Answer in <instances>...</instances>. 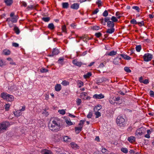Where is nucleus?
Masks as SVG:
<instances>
[{"label":"nucleus","mask_w":154,"mask_h":154,"mask_svg":"<svg viewBox=\"0 0 154 154\" xmlns=\"http://www.w3.org/2000/svg\"><path fill=\"white\" fill-rule=\"evenodd\" d=\"M110 29H107L106 32L109 34H111L114 32L115 31V29L114 28H110Z\"/></svg>","instance_id":"16"},{"label":"nucleus","mask_w":154,"mask_h":154,"mask_svg":"<svg viewBox=\"0 0 154 154\" xmlns=\"http://www.w3.org/2000/svg\"><path fill=\"white\" fill-rule=\"evenodd\" d=\"M62 7L63 8H67L69 6V4L68 2H63L62 3Z\"/></svg>","instance_id":"20"},{"label":"nucleus","mask_w":154,"mask_h":154,"mask_svg":"<svg viewBox=\"0 0 154 154\" xmlns=\"http://www.w3.org/2000/svg\"><path fill=\"white\" fill-rule=\"evenodd\" d=\"M61 89V85L60 84H57L55 87V89L57 91H60Z\"/></svg>","instance_id":"15"},{"label":"nucleus","mask_w":154,"mask_h":154,"mask_svg":"<svg viewBox=\"0 0 154 154\" xmlns=\"http://www.w3.org/2000/svg\"><path fill=\"white\" fill-rule=\"evenodd\" d=\"M60 121L59 119L53 120L51 123H50L48 124V127L49 129L54 132H56L59 131L60 128Z\"/></svg>","instance_id":"1"},{"label":"nucleus","mask_w":154,"mask_h":154,"mask_svg":"<svg viewBox=\"0 0 154 154\" xmlns=\"http://www.w3.org/2000/svg\"><path fill=\"white\" fill-rule=\"evenodd\" d=\"M18 18V16L14 15L13 17H12L11 20V21L13 23H16L17 21V20Z\"/></svg>","instance_id":"14"},{"label":"nucleus","mask_w":154,"mask_h":154,"mask_svg":"<svg viewBox=\"0 0 154 154\" xmlns=\"http://www.w3.org/2000/svg\"><path fill=\"white\" fill-rule=\"evenodd\" d=\"M63 58H60L58 61V63H60L63 61Z\"/></svg>","instance_id":"52"},{"label":"nucleus","mask_w":154,"mask_h":154,"mask_svg":"<svg viewBox=\"0 0 154 154\" xmlns=\"http://www.w3.org/2000/svg\"><path fill=\"white\" fill-rule=\"evenodd\" d=\"M40 72L42 73L47 72H48V70L45 68H42L40 70Z\"/></svg>","instance_id":"31"},{"label":"nucleus","mask_w":154,"mask_h":154,"mask_svg":"<svg viewBox=\"0 0 154 154\" xmlns=\"http://www.w3.org/2000/svg\"><path fill=\"white\" fill-rule=\"evenodd\" d=\"M59 51L58 49L56 48H54L52 54H49L48 56L49 57H53L54 55H57L59 53Z\"/></svg>","instance_id":"7"},{"label":"nucleus","mask_w":154,"mask_h":154,"mask_svg":"<svg viewBox=\"0 0 154 154\" xmlns=\"http://www.w3.org/2000/svg\"><path fill=\"white\" fill-rule=\"evenodd\" d=\"M91 72H89L87 73L86 74L84 75H83V77L85 79L88 78L91 76Z\"/></svg>","instance_id":"22"},{"label":"nucleus","mask_w":154,"mask_h":154,"mask_svg":"<svg viewBox=\"0 0 154 154\" xmlns=\"http://www.w3.org/2000/svg\"><path fill=\"white\" fill-rule=\"evenodd\" d=\"M71 145L73 148H78L79 147V146L73 142H72L71 143Z\"/></svg>","instance_id":"24"},{"label":"nucleus","mask_w":154,"mask_h":154,"mask_svg":"<svg viewBox=\"0 0 154 154\" xmlns=\"http://www.w3.org/2000/svg\"><path fill=\"white\" fill-rule=\"evenodd\" d=\"M128 140L131 143H132L135 141V137L133 136H131L128 138Z\"/></svg>","instance_id":"19"},{"label":"nucleus","mask_w":154,"mask_h":154,"mask_svg":"<svg viewBox=\"0 0 154 154\" xmlns=\"http://www.w3.org/2000/svg\"><path fill=\"white\" fill-rule=\"evenodd\" d=\"M116 54V52L112 51L110 52L109 53L107 54V55L109 56H113L115 55Z\"/></svg>","instance_id":"27"},{"label":"nucleus","mask_w":154,"mask_h":154,"mask_svg":"<svg viewBox=\"0 0 154 154\" xmlns=\"http://www.w3.org/2000/svg\"><path fill=\"white\" fill-rule=\"evenodd\" d=\"M12 45L13 46L15 47H17L19 46V44L18 43H12Z\"/></svg>","instance_id":"63"},{"label":"nucleus","mask_w":154,"mask_h":154,"mask_svg":"<svg viewBox=\"0 0 154 154\" xmlns=\"http://www.w3.org/2000/svg\"><path fill=\"white\" fill-rule=\"evenodd\" d=\"M121 151L123 152L127 153L128 152V150L126 148L122 147L121 149Z\"/></svg>","instance_id":"34"},{"label":"nucleus","mask_w":154,"mask_h":154,"mask_svg":"<svg viewBox=\"0 0 154 154\" xmlns=\"http://www.w3.org/2000/svg\"><path fill=\"white\" fill-rule=\"evenodd\" d=\"M120 14L119 12H117L116 13V15L117 16V17L118 19H119L121 17V16L120 15Z\"/></svg>","instance_id":"57"},{"label":"nucleus","mask_w":154,"mask_h":154,"mask_svg":"<svg viewBox=\"0 0 154 154\" xmlns=\"http://www.w3.org/2000/svg\"><path fill=\"white\" fill-rule=\"evenodd\" d=\"M61 84L65 86L69 85V82L67 81H66V80H64V81H63V82L61 83Z\"/></svg>","instance_id":"29"},{"label":"nucleus","mask_w":154,"mask_h":154,"mask_svg":"<svg viewBox=\"0 0 154 154\" xmlns=\"http://www.w3.org/2000/svg\"><path fill=\"white\" fill-rule=\"evenodd\" d=\"M82 127L80 126L79 127H75V131L77 134H79L82 130Z\"/></svg>","instance_id":"17"},{"label":"nucleus","mask_w":154,"mask_h":154,"mask_svg":"<svg viewBox=\"0 0 154 154\" xmlns=\"http://www.w3.org/2000/svg\"><path fill=\"white\" fill-rule=\"evenodd\" d=\"M99 10L98 8L96 9L95 10L93 11L92 12V14H96L97 13V12L99 11Z\"/></svg>","instance_id":"62"},{"label":"nucleus","mask_w":154,"mask_h":154,"mask_svg":"<svg viewBox=\"0 0 154 154\" xmlns=\"http://www.w3.org/2000/svg\"><path fill=\"white\" fill-rule=\"evenodd\" d=\"M130 23L131 24H136L137 23V22L134 19H133L131 20L130 21Z\"/></svg>","instance_id":"45"},{"label":"nucleus","mask_w":154,"mask_h":154,"mask_svg":"<svg viewBox=\"0 0 154 154\" xmlns=\"http://www.w3.org/2000/svg\"><path fill=\"white\" fill-rule=\"evenodd\" d=\"M87 94V93L85 92H82L81 94L80 97L82 98L83 97H85L86 96Z\"/></svg>","instance_id":"54"},{"label":"nucleus","mask_w":154,"mask_h":154,"mask_svg":"<svg viewBox=\"0 0 154 154\" xmlns=\"http://www.w3.org/2000/svg\"><path fill=\"white\" fill-rule=\"evenodd\" d=\"M63 139L64 141L66 142L67 141H69L70 139L69 138V137L67 136H65L63 137Z\"/></svg>","instance_id":"41"},{"label":"nucleus","mask_w":154,"mask_h":154,"mask_svg":"<svg viewBox=\"0 0 154 154\" xmlns=\"http://www.w3.org/2000/svg\"><path fill=\"white\" fill-rule=\"evenodd\" d=\"M9 125V123L7 121H5L2 123L1 124H0V131L6 130V128Z\"/></svg>","instance_id":"6"},{"label":"nucleus","mask_w":154,"mask_h":154,"mask_svg":"<svg viewBox=\"0 0 154 154\" xmlns=\"http://www.w3.org/2000/svg\"><path fill=\"white\" fill-rule=\"evenodd\" d=\"M48 28L51 30H53L55 28V27L53 23H49L48 26Z\"/></svg>","instance_id":"23"},{"label":"nucleus","mask_w":154,"mask_h":154,"mask_svg":"<svg viewBox=\"0 0 154 154\" xmlns=\"http://www.w3.org/2000/svg\"><path fill=\"white\" fill-rule=\"evenodd\" d=\"M5 62H3L2 60L0 59V66L2 67L6 65Z\"/></svg>","instance_id":"44"},{"label":"nucleus","mask_w":154,"mask_h":154,"mask_svg":"<svg viewBox=\"0 0 154 154\" xmlns=\"http://www.w3.org/2000/svg\"><path fill=\"white\" fill-rule=\"evenodd\" d=\"M143 58L144 61L148 62L151 60L152 58V55L151 54L147 53L144 55Z\"/></svg>","instance_id":"5"},{"label":"nucleus","mask_w":154,"mask_h":154,"mask_svg":"<svg viewBox=\"0 0 154 154\" xmlns=\"http://www.w3.org/2000/svg\"><path fill=\"white\" fill-rule=\"evenodd\" d=\"M142 83L145 84H147L149 83V80L147 79H145L143 81Z\"/></svg>","instance_id":"61"},{"label":"nucleus","mask_w":154,"mask_h":154,"mask_svg":"<svg viewBox=\"0 0 154 154\" xmlns=\"http://www.w3.org/2000/svg\"><path fill=\"white\" fill-rule=\"evenodd\" d=\"M58 112L60 114L63 115L65 114V111L64 109L59 110H58Z\"/></svg>","instance_id":"47"},{"label":"nucleus","mask_w":154,"mask_h":154,"mask_svg":"<svg viewBox=\"0 0 154 154\" xmlns=\"http://www.w3.org/2000/svg\"><path fill=\"white\" fill-rule=\"evenodd\" d=\"M102 35V34L100 32L96 33L95 34V35L97 38L100 37Z\"/></svg>","instance_id":"50"},{"label":"nucleus","mask_w":154,"mask_h":154,"mask_svg":"<svg viewBox=\"0 0 154 154\" xmlns=\"http://www.w3.org/2000/svg\"><path fill=\"white\" fill-rule=\"evenodd\" d=\"M117 18H116L114 16H112L111 18V21H113V22H117L118 21V20L117 19Z\"/></svg>","instance_id":"35"},{"label":"nucleus","mask_w":154,"mask_h":154,"mask_svg":"<svg viewBox=\"0 0 154 154\" xmlns=\"http://www.w3.org/2000/svg\"><path fill=\"white\" fill-rule=\"evenodd\" d=\"M140 26H141L142 25H144V23L143 21H142L141 22H138L137 23Z\"/></svg>","instance_id":"56"},{"label":"nucleus","mask_w":154,"mask_h":154,"mask_svg":"<svg viewBox=\"0 0 154 154\" xmlns=\"http://www.w3.org/2000/svg\"><path fill=\"white\" fill-rule=\"evenodd\" d=\"M96 4L98 5L99 7L102 6V2L100 0H98L97 2H96Z\"/></svg>","instance_id":"42"},{"label":"nucleus","mask_w":154,"mask_h":154,"mask_svg":"<svg viewBox=\"0 0 154 154\" xmlns=\"http://www.w3.org/2000/svg\"><path fill=\"white\" fill-rule=\"evenodd\" d=\"M42 154H53L52 152L48 150L45 149L42 153Z\"/></svg>","instance_id":"26"},{"label":"nucleus","mask_w":154,"mask_h":154,"mask_svg":"<svg viewBox=\"0 0 154 154\" xmlns=\"http://www.w3.org/2000/svg\"><path fill=\"white\" fill-rule=\"evenodd\" d=\"M20 3L22 4V5L24 6V7H26L27 6L26 3L24 2H22Z\"/></svg>","instance_id":"59"},{"label":"nucleus","mask_w":154,"mask_h":154,"mask_svg":"<svg viewBox=\"0 0 154 154\" xmlns=\"http://www.w3.org/2000/svg\"><path fill=\"white\" fill-rule=\"evenodd\" d=\"M107 151V150L105 148H103L102 149L101 151L103 153H105Z\"/></svg>","instance_id":"64"},{"label":"nucleus","mask_w":154,"mask_h":154,"mask_svg":"<svg viewBox=\"0 0 154 154\" xmlns=\"http://www.w3.org/2000/svg\"><path fill=\"white\" fill-rule=\"evenodd\" d=\"M149 94L150 97H154V92L152 91H150L149 92Z\"/></svg>","instance_id":"53"},{"label":"nucleus","mask_w":154,"mask_h":154,"mask_svg":"<svg viewBox=\"0 0 154 154\" xmlns=\"http://www.w3.org/2000/svg\"><path fill=\"white\" fill-rule=\"evenodd\" d=\"M72 63L74 65L79 67H80L83 64L82 62L78 61L76 60H73Z\"/></svg>","instance_id":"8"},{"label":"nucleus","mask_w":154,"mask_h":154,"mask_svg":"<svg viewBox=\"0 0 154 154\" xmlns=\"http://www.w3.org/2000/svg\"><path fill=\"white\" fill-rule=\"evenodd\" d=\"M93 115V112H89L87 116V117L88 118H91Z\"/></svg>","instance_id":"48"},{"label":"nucleus","mask_w":154,"mask_h":154,"mask_svg":"<svg viewBox=\"0 0 154 154\" xmlns=\"http://www.w3.org/2000/svg\"><path fill=\"white\" fill-rule=\"evenodd\" d=\"M120 55L124 59L126 60H130L131 59V57L124 54H120Z\"/></svg>","instance_id":"12"},{"label":"nucleus","mask_w":154,"mask_h":154,"mask_svg":"<svg viewBox=\"0 0 154 154\" xmlns=\"http://www.w3.org/2000/svg\"><path fill=\"white\" fill-rule=\"evenodd\" d=\"M104 20L103 18H102L100 20V21L101 24H103V25H105L106 24V22H105V21L104 22H103Z\"/></svg>","instance_id":"55"},{"label":"nucleus","mask_w":154,"mask_h":154,"mask_svg":"<svg viewBox=\"0 0 154 154\" xmlns=\"http://www.w3.org/2000/svg\"><path fill=\"white\" fill-rule=\"evenodd\" d=\"M43 110L44 111L42 112V114L44 115L45 116H47L49 115L48 112L46 111V109H44Z\"/></svg>","instance_id":"37"},{"label":"nucleus","mask_w":154,"mask_h":154,"mask_svg":"<svg viewBox=\"0 0 154 154\" xmlns=\"http://www.w3.org/2000/svg\"><path fill=\"white\" fill-rule=\"evenodd\" d=\"M14 30L17 34H19L20 32V31L18 27L15 26Z\"/></svg>","instance_id":"28"},{"label":"nucleus","mask_w":154,"mask_h":154,"mask_svg":"<svg viewBox=\"0 0 154 154\" xmlns=\"http://www.w3.org/2000/svg\"><path fill=\"white\" fill-rule=\"evenodd\" d=\"M62 30L63 31V32H66V26H65V25H64L62 26Z\"/></svg>","instance_id":"60"},{"label":"nucleus","mask_w":154,"mask_h":154,"mask_svg":"<svg viewBox=\"0 0 154 154\" xmlns=\"http://www.w3.org/2000/svg\"><path fill=\"white\" fill-rule=\"evenodd\" d=\"M144 129L143 128H139L137 129L135 132V136L136 137L138 138H140V136L144 134L143 132Z\"/></svg>","instance_id":"4"},{"label":"nucleus","mask_w":154,"mask_h":154,"mask_svg":"<svg viewBox=\"0 0 154 154\" xmlns=\"http://www.w3.org/2000/svg\"><path fill=\"white\" fill-rule=\"evenodd\" d=\"M136 50L137 52H140L141 49V45H137L136 47Z\"/></svg>","instance_id":"32"},{"label":"nucleus","mask_w":154,"mask_h":154,"mask_svg":"<svg viewBox=\"0 0 154 154\" xmlns=\"http://www.w3.org/2000/svg\"><path fill=\"white\" fill-rule=\"evenodd\" d=\"M5 2L7 6H10L13 3V0H5Z\"/></svg>","instance_id":"18"},{"label":"nucleus","mask_w":154,"mask_h":154,"mask_svg":"<svg viewBox=\"0 0 154 154\" xmlns=\"http://www.w3.org/2000/svg\"><path fill=\"white\" fill-rule=\"evenodd\" d=\"M14 97L13 96L8 94H7V97L6 100L8 101H11L14 100Z\"/></svg>","instance_id":"11"},{"label":"nucleus","mask_w":154,"mask_h":154,"mask_svg":"<svg viewBox=\"0 0 154 154\" xmlns=\"http://www.w3.org/2000/svg\"><path fill=\"white\" fill-rule=\"evenodd\" d=\"M81 100L80 99H78L76 101V103H77V105L78 106H79L81 104Z\"/></svg>","instance_id":"49"},{"label":"nucleus","mask_w":154,"mask_h":154,"mask_svg":"<svg viewBox=\"0 0 154 154\" xmlns=\"http://www.w3.org/2000/svg\"><path fill=\"white\" fill-rule=\"evenodd\" d=\"M66 122L69 125H71L73 124L70 121H69L68 120H66Z\"/></svg>","instance_id":"51"},{"label":"nucleus","mask_w":154,"mask_h":154,"mask_svg":"<svg viewBox=\"0 0 154 154\" xmlns=\"http://www.w3.org/2000/svg\"><path fill=\"white\" fill-rule=\"evenodd\" d=\"M77 83L79 88H81L83 85V82L81 80H78Z\"/></svg>","instance_id":"36"},{"label":"nucleus","mask_w":154,"mask_h":154,"mask_svg":"<svg viewBox=\"0 0 154 154\" xmlns=\"http://www.w3.org/2000/svg\"><path fill=\"white\" fill-rule=\"evenodd\" d=\"M79 8V4L78 3H75L72 4L70 6V8H71L75 9L77 10Z\"/></svg>","instance_id":"9"},{"label":"nucleus","mask_w":154,"mask_h":154,"mask_svg":"<svg viewBox=\"0 0 154 154\" xmlns=\"http://www.w3.org/2000/svg\"><path fill=\"white\" fill-rule=\"evenodd\" d=\"M50 18L49 17H43L42 18V20L45 22H48L50 20Z\"/></svg>","instance_id":"25"},{"label":"nucleus","mask_w":154,"mask_h":154,"mask_svg":"<svg viewBox=\"0 0 154 154\" xmlns=\"http://www.w3.org/2000/svg\"><path fill=\"white\" fill-rule=\"evenodd\" d=\"M125 117L123 116H118L116 119L117 125L120 127H125L127 121L125 120Z\"/></svg>","instance_id":"2"},{"label":"nucleus","mask_w":154,"mask_h":154,"mask_svg":"<svg viewBox=\"0 0 154 154\" xmlns=\"http://www.w3.org/2000/svg\"><path fill=\"white\" fill-rule=\"evenodd\" d=\"M108 15V11L107 10H105L103 13V17H107Z\"/></svg>","instance_id":"39"},{"label":"nucleus","mask_w":154,"mask_h":154,"mask_svg":"<svg viewBox=\"0 0 154 154\" xmlns=\"http://www.w3.org/2000/svg\"><path fill=\"white\" fill-rule=\"evenodd\" d=\"M124 69L127 72L130 73L131 72V70L128 67H125L124 68Z\"/></svg>","instance_id":"38"},{"label":"nucleus","mask_w":154,"mask_h":154,"mask_svg":"<svg viewBox=\"0 0 154 154\" xmlns=\"http://www.w3.org/2000/svg\"><path fill=\"white\" fill-rule=\"evenodd\" d=\"M3 52L5 55H9L11 53V51L7 49H5L3 51Z\"/></svg>","instance_id":"21"},{"label":"nucleus","mask_w":154,"mask_h":154,"mask_svg":"<svg viewBox=\"0 0 154 154\" xmlns=\"http://www.w3.org/2000/svg\"><path fill=\"white\" fill-rule=\"evenodd\" d=\"M8 89L10 91H16L17 90V88L16 86L15 85L13 84L12 85L9 86Z\"/></svg>","instance_id":"13"},{"label":"nucleus","mask_w":154,"mask_h":154,"mask_svg":"<svg viewBox=\"0 0 154 154\" xmlns=\"http://www.w3.org/2000/svg\"><path fill=\"white\" fill-rule=\"evenodd\" d=\"M85 121L83 120H81L80 122V123L79 124V125L80 126L83 125L84 124V122Z\"/></svg>","instance_id":"58"},{"label":"nucleus","mask_w":154,"mask_h":154,"mask_svg":"<svg viewBox=\"0 0 154 154\" xmlns=\"http://www.w3.org/2000/svg\"><path fill=\"white\" fill-rule=\"evenodd\" d=\"M132 9H134L136 10L137 12H139L140 10L139 8L137 6H134L132 7Z\"/></svg>","instance_id":"46"},{"label":"nucleus","mask_w":154,"mask_h":154,"mask_svg":"<svg viewBox=\"0 0 154 154\" xmlns=\"http://www.w3.org/2000/svg\"><path fill=\"white\" fill-rule=\"evenodd\" d=\"M95 115H96L95 118H98L101 116L100 113L98 111L96 112H95Z\"/></svg>","instance_id":"40"},{"label":"nucleus","mask_w":154,"mask_h":154,"mask_svg":"<svg viewBox=\"0 0 154 154\" xmlns=\"http://www.w3.org/2000/svg\"><path fill=\"white\" fill-rule=\"evenodd\" d=\"M104 96L102 94H95L93 96V97L96 99H101L104 98Z\"/></svg>","instance_id":"10"},{"label":"nucleus","mask_w":154,"mask_h":154,"mask_svg":"<svg viewBox=\"0 0 154 154\" xmlns=\"http://www.w3.org/2000/svg\"><path fill=\"white\" fill-rule=\"evenodd\" d=\"M102 108V106L100 105H98L97 106H96L94 108V111H95V110H100Z\"/></svg>","instance_id":"30"},{"label":"nucleus","mask_w":154,"mask_h":154,"mask_svg":"<svg viewBox=\"0 0 154 154\" xmlns=\"http://www.w3.org/2000/svg\"><path fill=\"white\" fill-rule=\"evenodd\" d=\"M110 17H105L104 20L105 22H107V26L109 28H114L115 24L113 22V21H110Z\"/></svg>","instance_id":"3"},{"label":"nucleus","mask_w":154,"mask_h":154,"mask_svg":"<svg viewBox=\"0 0 154 154\" xmlns=\"http://www.w3.org/2000/svg\"><path fill=\"white\" fill-rule=\"evenodd\" d=\"M1 96L2 98L6 99V100L7 94L6 95L5 93H2L1 94Z\"/></svg>","instance_id":"33"},{"label":"nucleus","mask_w":154,"mask_h":154,"mask_svg":"<svg viewBox=\"0 0 154 154\" xmlns=\"http://www.w3.org/2000/svg\"><path fill=\"white\" fill-rule=\"evenodd\" d=\"M91 29L94 30H98L100 28L99 26H95L91 27Z\"/></svg>","instance_id":"43"}]
</instances>
